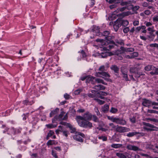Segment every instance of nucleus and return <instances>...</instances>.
I'll use <instances>...</instances> for the list:
<instances>
[{"label":"nucleus","mask_w":158,"mask_h":158,"mask_svg":"<svg viewBox=\"0 0 158 158\" xmlns=\"http://www.w3.org/2000/svg\"><path fill=\"white\" fill-rule=\"evenodd\" d=\"M139 22L138 20H135L133 22V25L134 26H137L139 25Z\"/></svg>","instance_id":"56"},{"label":"nucleus","mask_w":158,"mask_h":158,"mask_svg":"<svg viewBox=\"0 0 158 158\" xmlns=\"http://www.w3.org/2000/svg\"><path fill=\"white\" fill-rule=\"evenodd\" d=\"M126 124V121L125 120L122 119H120L119 118L118 124L122 125H124Z\"/></svg>","instance_id":"27"},{"label":"nucleus","mask_w":158,"mask_h":158,"mask_svg":"<svg viewBox=\"0 0 158 158\" xmlns=\"http://www.w3.org/2000/svg\"><path fill=\"white\" fill-rule=\"evenodd\" d=\"M88 96L89 97L93 98L96 97V94L89 93L88 94Z\"/></svg>","instance_id":"54"},{"label":"nucleus","mask_w":158,"mask_h":158,"mask_svg":"<svg viewBox=\"0 0 158 158\" xmlns=\"http://www.w3.org/2000/svg\"><path fill=\"white\" fill-rule=\"evenodd\" d=\"M99 70L102 72H103L106 70L105 69V66L103 65L100 66L99 68Z\"/></svg>","instance_id":"50"},{"label":"nucleus","mask_w":158,"mask_h":158,"mask_svg":"<svg viewBox=\"0 0 158 158\" xmlns=\"http://www.w3.org/2000/svg\"><path fill=\"white\" fill-rule=\"evenodd\" d=\"M82 55V57H85L86 56V53L84 52L83 50H82L80 52Z\"/></svg>","instance_id":"57"},{"label":"nucleus","mask_w":158,"mask_h":158,"mask_svg":"<svg viewBox=\"0 0 158 158\" xmlns=\"http://www.w3.org/2000/svg\"><path fill=\"white\" fill-rule=\"evenodd\" d=\"M122 145L121 144L113 143L111 144V147L114 148H120Z\"/></svg>","instance_id":"25"},{"label":"nucleus","mask_w":158,"mask_h":158,"mask_svg":"<svg viewBox=\"0 0 158 158\" xmlns=\"http://www.w3.org/2000/svg\"><path fill=\"white\" fill-rule=\"evenodd\" d=\"M109 55L108 53L107 52L102 53L101 56L102 58H105Z\"/></svg>","instance_id":"52"},{"label":"nucleus","mask_w":158,"mask_h":158,"mask_svg":"<svg viewBox=\"0 0 158 158\" xmlns=\"http://www.w3.org/2000/svg\"><path fill=\"white\" fill-rule=\"evenodd\" d=\"M148 112L149 113H156L158 114V111L153 110H148Z\"/></svg>","instance_id":"46"},{"label":"nucleus","mask_w":158,"mask_h":158,"mask_svg":"<svg viewBox=\"0 0 158 158\" xmlns=\"http://www.w3.org/2000/svg\"><path fill=\"white\" fill-rule=\"evenodd\" d=\"M139 71L138 69L135 67H131L130 68V72L131 73H132L134 74L136 73H137Z\"/></svg>","instance_id":"18"},{"label":"nucleus","mask_w":158,"mask_h":158,"mask_svg":"<svg viewBox=\"0 0 158 158\" xmlns=\"http://www.w3.org/2000/svg\"><path fill=\"white\" fill-rule=\"evenodd\" d=\"M116 155L120 158H127L126 156L122 153H117Z\"/></svg>","instance_id":"28"},{"label":"nucleus","mask_w":158,"mask_h":158,"mask_svg":"<svg viewBox=\"0 0 158 158\" xmlns=\"http://www.w3.org/2000/svg\"><path fill=\"white\" fill-rule=\"evenodd\" d=\"M118 21H120L121 25L124 27L127 26L129 23L128 21L127 20H124L120 19H118Z\"/></svg>","instance_id":"9"},{"label":"nucleus","mask_w":158,"mask_h":158,"mask_svg":"<svg viewBox=\"0 0 158 158\" xmlns=\"http://www.w3.org/2000/svg\"><path fill=\"white\" fill-rule=\"evenodd\" d=\"M143 124L146 126L144 127L143 128L147 131H157L158 129L157 127H156L154 125L148 123L143 122Z\"/></svg>","instance_id":"2"},{"label":"nucleus","mask_w":158,"mask_h":158,"mask_svg":"<svg viewBox=\"0 0 158 158\" xmlns=\"http://www.w3.org/2000/svg\"><path fill=\"white\" fill-rule=\"evenodd\" d=\"M22 130V128H21L19 127L17 128H14V135L21 133Z\"/></svg>","instance_id":"20"},{"label":"nucleus","mask_w":158,"mask_h":158,"mask_svg":"<svg viewBox=\"0 0 158 158\" xmlns=\"http://www.w3.org/2000/svg\"><path fill=\"white\" fill-rule=\"evenodd\" d=\"M94 79V77L92 76H87L86 78V82L87 83L91 82V80H93L92 79Z\"/></svg>","instance_id":"23"},{"label":"nucleus","mask_w":158,"mask_h":158,"mask_svg":"<svg viewBox=\"0 0 158 158\" xmlns=\"http://www.w3.org/2000/svg\"><path fill=\"white\" fill-rule=\"evenodd\" d=\"M133 1H128L125 2H121L120 3L121 5L122 6H125L126 7H128V6H130V5H132V2Z\"/></svg>","instance_id":"12"},{"label":"nucleus","mask_w":158,"mask_h":158,"mask_svg":"<svg viewBox=\"0 0 158 158\" xmlns=\"http://www.w3.org/2000/svg\"><path fill=\"white\" fill-rule=\"evenodd\" d=\"M130 31L129 28L128 27H125L123 28V31L124 33H127Z\"/></svg>","instance_id":"43"},{"label":"nucleus","mask_w":158,"mask_h":158,"mask_svg":"<svg viewBox=\"0 0 158 158\" xmlns=\"http://www.w3.org/2000/svg\"><path fill=\"white\" fill-rule=\"evenodd\" d=\"M109 109V106L107 104L104 105L102 108V110L104 113H107Z\"/></svg>","instance_id":"17"},{"label":"nucleus","mask_w":158,"mask_h":158,"mask_svg":"<svg viewBox=\"0 0 158 158\" xmlns=\"http://www.w3.org/2000/svg\"><path fill=\"white\" fill-rule=\"evenodd\" d=\"M138 56V53L137 52H134L131 54V58H134L137 57Z\"/></svg>","instance_id":"41"},{"label":"nucleus","mask_w":158,"mask_h":158,"mask_svg":"<svg viewBox=\"0 0 158 158\" xmlns=\"http://www.w3.org/2000/svg\"><path fill=\"white\" fill-rule=\"evenodd\" d=\"M113 28L115 31H117L119 27H118V26H117L115 24H114L113 25Z\"/></svg>","instance_id":"61"},{"label":"nucleus","mask_w":158,"mask_h":158,"mask_svg":"<svg viewBox=\"0 0 158 158\" xmlns=\"http://www.w3.org/2000/svg\"><path fill=\"white\" fill-rule=\"evenodd\" d=\"M110 34V32L109 31H104L102 34L100 33V36L103 35L105 36H107Z\"/></svg>","instance_id":"31"},{"label":"nucleus","mask_w":158,"mask_h":158,"mask_svg":"<svg viewBox=\"0 0 158 158\" xmlns=\"http://www.w3.org/2000/svg\"><path fill=\"white\" fill-rule=\"evenodd\" d=\"M114 47V46L113 44H109L106 47V50H110L111 49L113 48Z\"/></svg>","instance_id":"44"},{"label":"nucleus","mask_w":158,"mask_h":158,"mask_svg":"<svg viewBox=\"0 0 158 158\" xmlns=\"http://www.w3.org/2000/svg\"><path fill=\"white\" fill-rule=\"evenodd\" d=\"M111 69L115 73H117L119 70L118 68L116 65H113L111 67Z\"/></svg>","instance_id":"37"},{"label":"nucleus","mask_w":158,"mask_h":158,"mask_svg":"<svg viewBox=\"0 0 158 158\" xmlns=\"http://www.w3.org/2000/svg\"><path fill=\"white\" fill-rule=\"evenodd\" d=\"M150 46L151 47L158 48V44L156 43L152 44L150 45Z\"/></svg>","instance_id":"53"},{"label":"nucleus","mask_w":158,"mask_h":158,"mask_svg":"<svg viewBox=\"0 0 158 158\" xmlns=\"http://www.w3.org/2000/svg\"><path fill=\"white\" fill-rule=\"evenodd\" d=\"M139 8V6H133V8L132 10L134 11H135L138 10Z\"/></svg>","instance_id":"59"},{"label":"nucleus","mask_w":158,"mask_h":158,"mask_svg":"<svg viewBox=\"0 0 158 158\" xmlns=\"http://www.w3.org/2000/svg\"><path fill=\"white\" fill-rule=\"evenodd\" d=\"M114 38V36H110L108 35L107 36L105 37V39L109 41L113 39Z\"/></svg>","instance_id":"51"},{"label":"nucleus","mask_w":158,"mask_h":158,"mask_svg":"<svg viewBox=\"0 0 158 158\" xmlns=\"http://www.w3.org/2000/svg\"><path fill=\"white\" fill-rule=\"evenodd\" d=\"M54 132L52 131H50L48 134V136L51 137L54 135Z\"/></svg>","instance_id":"62"},{"label":"nucleus","mask_w":158,"mask_h":158,"mask_svg":"<svg viewBox=\"0 0 158 158\" xmlns=\"http://www.w3.org/2000/svg\"><path fill=\"white\" fill-rule=\"evenodd\" d=\"M59 110V109L56 108L55 110L52 111L50 114V117H52L53 115L56 114Z\"/></svg>","instance_id":"26"},{"label":"nucleus","mask_w":158,"mask_h":158,"mask_svg":"<svg viewBox=\"0 0 158 158\" xmlns=\"http://www.w3.org/2000/svg\"><path fill=\"white\" fill-rule=\"evenodd\" d=\"M115 42L118 44L121 45H123L124 44L123 41L122 40H115Z\"/></svg>","instance_id":"33"},{"label":"nucleus","mask_w":158,"mask_h":158,"mask_svg":"<svg viewBox=\"0 0 158 158\" xmlns=\"http://www.w3.org/2000/svg\"><path fill=\"white\" fill-rule=\"evenodd\" d=\"M144 24L147 27H151L152 25V23H151L150 22H144Z\"/></svg>","instance_id":"42"},{"label":"nucleus","mask_w":158,"mask_h":158,"mask_svg":"<svg viewBox=\"0 0 158 158\" xmlns=\"http://www.w3.org/2000/svg\"><path fill=\"white\" fill-rule=\"evenodd\" d=\"M92 118L93 120L95 122L99 123H103L102 121H101V122L99 121V119L98 118V117L95 115H92Z\"/></svg>","instance_id":"19"},{"label":"nucleus","mask_w":158,"mask_h":158,"mask_svg":"<svg viewBox=\"0 0 158 158\" xmlns=\"http://www.w3.org/2000/svg\"><path fill=\"white\" fill-rule=\"evenodd\" d=\"M67 126L71 130V133H73L75 131V128L73 127L71 124L69 123L67 124Z\"/></svg>","instance_id":"22"},{"label":"nucleus","mask_w":158,"mask_h":158,"mask_svg":"<svg viewBox=\"0 0 158 158\" xmlns=\"http://www.w3.org/2000/svg\"><path fill=\"white\" fill-rule=\"evenodd\" d=\"M98 138L99 139L102 140L103 141H106L107 140V137L105 136H99Z\"/></svg>","instance_id":"30"},{"label":"nucleus","mask_w":158,"mask_h":158,"mask_svg":"<svg viewBox=\"0 0 158 158\" xmlns=\"http://www.w3.org/2000/svg\"><path fill=\"white\" fill-rule=\"evenodd\" d=\"M144 13L145 15H148L150 14L151 13V12L149 10H145L144 11Z\"/></svg>","instance_id":"64"},{"label":"nucleus","mask_w":158,"mask_h":158,"mask_svg":"<svg viewBox=\"0 0 158 158\" xmlns=\"http://www.w3.org/2000/svg\"><path fill=\"white\" fill-rule=\"evenodd\" d=\"M95 75L97 77H101V72H96Z\"/></svg>","instance_id":"60"},{"label":"nucleus","mask_w":158,"mask_h":158,"mask_svg":"<svg viewBox=\"0 0 158 158\" xmlns=\"http://www.w3.org/2000/svg\"><path fill=\"white\" fill-rule=\"evenodd\" d=\"M84 137V134L80 132H76L73 136V138L74 139L80 142L83 141V138Z\"/></svg>","instance_id":"3"},{"label":"nucleus","mask_w":158,"mask_h":158,"mask_svg":"<svg viewBox=\"0 0 158 158\" xmlns=\"http://www.w3.org/2000/svg\"><path fill=\"white\" fill-rule=\"evenodd\" d=\"M118 111L117 109L112 107L110 110V112L112 113H115Z\"/></svg>","instance_id":"39"},{"label":"nucleus","mask_w":158,"mask_h":158,"mask_svg":"<svg viewBox=\"0 0 158 158\" xmlns=\"http://www.w3.org/2000/svg\"><path fill=\"white\" fill-rule=\"evenodd\" d=\"M127 128L117 125L116 128V131L120 133L125 132L126 131Z\"/></svg>","instance_id":"8"},{"label":"nucleus","mask_w":158,"mask_h":158,"mask_svg":"<svg viewBox=\"0 0 158 158\" xmlns=\"http://www.w3.org/2000/svg\"><path fill=\"white\" fill-rule=\"evenodd\" d=\"M63 133V134L66 137H67L68 136V134L69 133L68 131H63L62 130V131Z\"/></svg>","instance_id":"47"},{"label":"nucleus","mask_w":158,"mask_h":158,"mask_svg":"<svg viewBox=\"0 0 158 158\" xmlns=\"http://www.w3.org/2000/svg\"><path fill=\"white\" fill-rule=\"evenodd\" d=\"M97 94H98L102 95L103 96H106L107 95V94L106 93L104 92H102V91L98 92Z\"/></svg>","instance_id":"55"},{"label":"nucleus","mask_w":158,"mask_h":158,"mask_svg":"<svg viewBox=\"0 0 158 158\" xmlns=\"http://www.w3.org/2000/svg\"><path fill=\"white\" fill-rule=\"evenodd\" d=\"M148 119L150 121L154 122H158V120L155 119V118H148Z\"/></svg>","instance_id":"58"},{"label":"nucleus","mask_w":158,"mask_h":158,"mask_svg":"<svg viewBox=\"0 0 158 158\" xmlns=\"http://www.w3.org/2000/svg\"><path fill=\"white\" fill-rule=\"evenodd\" d=\"M52 156L55 158H57L58 156L57 155L56 152L54 150H52Z\"/></svg>","instance_id":"49"},{"label":"nucleus","mask_w":158,"mask_h":158,"mask_svg":"<svg viewBox=\"0 0 158 158\" xmlns=\"http://www.w3.org/2000/svg\"><path fill=\"white\" fill-rule=\"evenodd\" d=\"M115 24L117 26H118L119 27H120L122 25L121 24L120 22V21H118V19L115 22Z\"/></svg>","instance_id":"48"},{"label":"nucleus","mask_w":158,"mask_h":158,"mask_svg":"<svg viewBox=\"0 0 158 158\" xmlns=\"http://www.w3.org/2000/svg\"><path fill=\"white\" fill-rule=\"evenodd\" d=\"M121 72L122 74L123 77L125 79L126 81H129V80L128 77L127 72V70L125 69H123L122 68Z\"/></svg>","instance_id":"5"},{"label":"nucleus","mask_w":158,"mask_h":158,"mask_svg":"<svg viewBox=\"0 0 158 158\" xmlns=\"http://www.w3.org/2000/svg\"><path fill=\"white\" fill-rule=\"evenodd\" d=\"M93 32L95 33V35L98 36H100V33L99 32V28L98 27L95 26L92 29Z\"/></svg>","instance_id":"11"},{"label":"nucleus","mask_w":158,"mask_h":158,"mask_svg":"<svg viewBox=\"0 0 158 158\" xmlns=\"http://www.w3.org/2000/svg\"><path fill=\"white\" fill-rule=\"evenodd\" d=\"M131 12L130 11H127L126 12H123L121 14H120L121 16H125L129 15L131 14Z\"/></svg>","instance_id":"36"},{"label":"nucleus","mask_w":158,"mask_h":158,"mask_svg":"<svg viewBox=\"0 0 158 158\" xmlns=\"http://www.w3.org/2000/svg\"><path fill=\"white\" fill-rule=\"evenodd\" d=\"M94 100L98 103L100 105H102L105 103V101H104L100 100L98 99L95 98Z\"/></svg>","instance_id":"32"},{"label":"nucleus","mask_w":158,"mask_h":158,"mask_svg":"<svg viewBox=\"0 0 158 158\" xmlns=\"http://www.w3.org/2000/svg\"><path fill=\"white\" fill-rule=\"evenodd\" d=\"M143 101L142 102V104L145 106L147 107L149 106L151 104V101L149 100L145 99H143Z\"/></svg>","instance_id":"13"},{"label":"nucleus","mask_w":158,"mask_h":158,"mask_svg":"<svg viewBox=\"0 0 158 158\" xmlns=\"http://www.w3.org/2000/svg\"><path fill=\"white\" fill-rule=\"evenodd\" d=\"M59 129L56 130L55 131V132L57 134H58L59 133V131H62V127L61 126H59L58 127Z\"/></svg>","instance_id":"45"},{"label":"nucleus","mask_w":158,"mask_h":158,"mask_svg":"<svg viewBox=\"0 0 158 158\" xmlns=\"http://www.w3.org/2000/svg\"><path fill=\"white\" fill-rule=\"evenodd\" d=\"M127 148L129 150L134 151H137L139 149L138 147L131 144H128L127 146Z\"/></svg>","instance_id":"7"},{"label":"nucleus","mask_w":158,"mask_h":158,"mask_svg":"<svg viewBox=\"0 0 158 158\" xmlns=\"http://www.w3.org/2000/svg\"><path fill=\"white\" fill-rule=\"evenodd\" d=\"M94 110H95V112L96 114L99 117L102 116V115L100 114V113L97 108L96 107H95V108H94Z\"/></svg>","instance_id":"35"},{"label":"nucleus","mask_w":158,"mask_h":158,"mask_svg":"<svg viewBox=\"0 0 158 158\" xmlns=\"http://www.w3.org/2000/svg\"><path fill=\"white\" fill-rule=\"evenodd\" d=\"M57 125V124L56 125H53L52 124H47L46 125V127L48 128H55V127H56Z\"/></svg>","instance_id":"38"},{"label":"nucleus","mask_w":158,"mask_h":158,"mask_svg":"<svg viewBox=\"0 0 158 158\" xmlns=\"http://www.w3.org/2000/svg\"><path fill=\"white\" fill-rule=\"evenodd\" d=\"M95 80V82H96L97 83H102L105 85H107V83L104 82V81L101 79L99 78H96L94 77V79Z\"/></svg>","instance_id":"16"},{"label":"nucleus","mask_w":158,"mask_h":158,"mask_svg":"<svg viewBox=\"0 0 158 158\" xmlns=\"http://www.w3.org/2000/svg\"><path fill=\"white\" fill-rule=\"evenodd\" d=\"M96 41L100 42V44L102 45H104L105 44V41L102 39H97L96 40Z\"/></svg>","instance_id":"34"},{"label":"nucleus","mask_w":158,"mask_h":158,"mask_svg":"<svg viewBox=\"0 0 158 158\" xmlns=\"http://www.w3.org/2000/svg\"><path fill=\"white\" fill-rule=\"evenodd\" d=\"M14 127H11L10 129L9 128L8 132L7 134L9 135L13 134L14 135Z\"/></svg>","instance_id":"29"},{"label":"nucleus","mask_w":158,"mask_h":158,"mask_svg":"<svg viewBox=\"0 0 158 158\" xmlns=\"http://www.w3.org/2000/svg\"><path fill=\"white\" fill-rule=\"evenodd\" d=\"M109 125L110 126H111L112 127V128L113 129H116V128L117 127V126H116L114 125V124L112 123H110L109 124Z\"/></svg>","instance_id":"63"},{"label":"nucleus","mask_w":158,"mask_h":158,"mask_svg":"<svg viewBox=\"0 0 158 158\" xmlns=\"http://www.w3.org/2000/svg\"><path fill=\"white\" fill-rule=\"evenodd\" d=\"M143 74L142 73H138V72L134 74V75H129L131 78L132 80L134 81H135V80L133 76H134L136 78H138L140 77L141 75H143Z\"/></svg>","instance_id":"10"},{"label":"nucleus","mask_w":158,"mask_h":158,"mask_svg":"<svg viewBox=\"0 0 158 158\" xmlns=\"http://www.w3.org/2000/svg\"><path fill=\"white\" fill-rule=\"evenodd\" d=\"M130 121L132 123H135L136 120V117L134 116L132 117L131 118H130Z\"/></svg>","instance_id":"40"},{"label":"nucleus","mask_w":158,"mask_h":158,"mask_svg":"<svg viewBox=\"0 0 158 158\" xmlns=\"http://www.w3.org/2000/svg\"><path fill=\"white\" fill-rule=\"evenodd\" d=\"M101 74L102 76L101 77L104 78V79L107 81H111V80L110 79L107 78L110 77V74L107 72H101Z\"/></svg>","instance_id":"4"},{"label":"nucleus","mask_w":158,"mask_h":158,"mask_svg":"<svg viewBox=\"0 0 158 158\" xmlns=\"http://www.w3.org/2000/svg\"><path fill=\"white\" fill-rule=\"evenodd\" d=\"M139 132H129L128 133L127 135L128 137H131L135 135L138 134Z\"/></svg>","instance_id":"24"},{"label":"nucleus","mask_w":158,"mask_h":158,"mask_svg":"<svg viewBox=\"0 0 158 158\" xmlns=\"http://www.w3.org/2000/svg\"><path fill=\"white\" fill-rule=\"evenodd\" d=\"M107 118L108 119L111 121L117 124L118 123L119 118H114L112 116L110 117V116H108Z\"/></svg>","instance_id":"14"},{"label":"nucleus","mask_w":158,"mask_h":158,"mask_svg":"<svg viewBox=\"0 0 158 158\" xmlns=\"http://www.w3.org/2000/svg\"><path fill=\"white\" fill-rule=\"evenodd\" d=\"M65 113L63 111H62L60 114L59 115L58 117L57 118H56V119H58L59 120H64L66 119L67 118V115L66 114L63 117V116L64 115Z\"/></svg>","instance_id":"6"},{"label":"nucleus","mask_w":158,"mask_h":158,"mask_svg":"<svg viewBox=\"0 0 158 158\" xmlns=\"http://www.w3.org/2000/svg\"><path fill=\"white\" fill-rule=\"evenodd\" d=\"M155 69V67L152 65H148L146 66L144 68L145 70L147 71H150V70H153Z\"/></svg>","instance_id":"21"},{"label":"nucleus","mask_w":158,"mask_h":158,"mask_svg":"<svg viewBox=\"0 0 158 158\" xmlns=\"http://www.w3.org/2000/svg\"><path fill=\"white\" fill-rule=\"evenodd\" d=\"M92 117L91 114L87 111L84 114L83 116H77L75 119L80 127L85 128H91L93 127L92 124L88 121L91 120Z\"/></svg>","instance_id":"1"},{"label":"nucleus","mask_w":158,"mask_h":158,"mask_svg":"<svg viewBox=\"0 0 158 158\" xmlns=\"http://www.w3.org/2000/svg\"><path fill=\"white\" fill-rule=\"evenodd\" d=\"M93 88L98 90H103L105 89V87L101 85H95Z\"/></svg>","instance_id":"15"}]
</instances>
